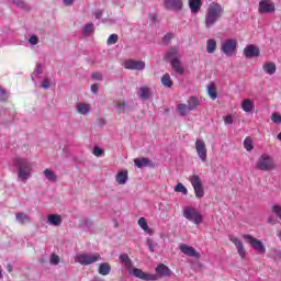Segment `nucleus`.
I'll return each instance as SVG.
<instances>
[{
  "label": "nucleus",
  "mask_w": 281,
  "mask_h": 281,
  "mask_svg": "<svg viewBox=\"0 0 281 281\" xmlns=\"http://www.w3.org/2000/svg\"><path fill=\"white\" fill-rule=\"evenodd\" d=\"M119 260L120 262H122V265H124V267L127 269V271H130V273L132 272V274L135 278H138L139 280H146V281L159 280V277L157 274L146 273L139 268L133 269V260H131V257H128L127 254L120 255Z\"/></svg>",
  "instance_id": "obj_1"
},
{
  "label": "nucleus",
  "mask_w": 281,
  "mask_h": 281,
  "mask_svg": "<svg viewBox=\"0 0 281 281\" xmlns=\"http://www.w3.org/2000/svg\"><path fill=\"white\" fill-rule=\"evenodd\" d=\"M13 166L18 170V179L22 183H27V180L32 178V162L27 158L14 157Z\"/></svg>",
  "instance_id": "obj_2"
},
{
  "label": "nucleus",
  "mask_w": 281,
  "mask_h": 281,
  "mask_svg": "<svg viewBox=\"0 0 281 281\" xmlns=\"http://www.w3.org/2000/svg\"><path fill=\"white\" fill-rule=\"evenodd\" d=\"M223 12H225V9L221 3L212 2L206 10L205 27H214V24L223 16Z\"/></svg>",
  "instance_id": "obj_3"
},
{
  "label": "nucleus",
  "mask_w": 281,
  "mask_h": 281,
  "mask_svg": "<svg viewBox=\"0 0 281 281\" xmlns=\"http://www.w3.org/2000/svg\"><path fill=\"white\" fill-rule=\"evenodd\" d=\"M102 260V256L100 252H85V254H77L75 256V262L81 265L82 267H89V265H95V262H100Z\"/></svg>",
  "instance_id": "obj_4"
},
{
  "label": "nucleus",
  "mask_w": 281,
  "mask_h": 281,
  "mask_svg": "<svg viewBox=\"0 0 281 281\" xmlns=\"http://www.w3.org/2000/svg\"><path fill=\"white\" fill-rule=\"evenodd\" d=\"M256 170H261L262 172H269L270 170H276V161L273 157L268 154H262L255 164Z\"/></svg>",
  "instance_id": "obj_5"
},
{
  "label": "nucleus",
  "mask_w": 281,
  "mask_h": 281,
  "mask_svg": "<svg viewBox=\"0 0 281 281\" xmlns=\"http://www.w3.org/2000/svg\"><path fill=\"white\" fill-rule=\"evenodd\" d=\"M183 216L193 225H201L203 223V215L201 212L192 206H186L183 209Z\"/></svg>",
  "instance_id": "obj_6"
},
{
  "label": "nucleus",
  "mask_w": 281,
  "mask_h": 281,
  "mask_svg": "<svg viewBox=\"0 0 281 281\" xmlns=\"http://www.w3.org/2000/svg\"><path fill=\"white\" fill-rule=\"evenodd\" d=\"M196 199H203L205 196V190L203 189V181L198 175H193L189 179Z\"/></svg>",
  "instance_id": "obj_7"
},
{
  "label": "nucleus",
  "mask_w": 281,
  "mask_h": 281,
  "mask_svg": "<svg viewBox=\"0 0 281 281\" xmlns=\"http://www.w3.org/2000/svg\"><path fill=\"white\" fill-rule=\"evenodd\" d=\"M236 47H238V41L226 38L222 42L221 52L225 54V56L232 57L236 54Z\"/></svg>",
  "instance_id": "obj_8"
},
{
  "label": "nucleus",
  "mask_w": 281,
  "mask_h": 281,
  "mask_svg": "<svg viewBox=\"0 0 281 281\" xmlns=\"http://www.w3.org/2000/svg\"><path fill=\"white\" fill-rule=\"evenodd\" d=\"M243 238L246 243H249L252 249L258 254H267V247H265V244L260 239H257L251 235H244Z\"/></svg>",
  "instance_id": "obj_9"
},
{
  "label": "nucleus",
  "mask_w": 281,
  "mask_h": 281,
  "mask_svg": "<svg viewBox=\"0 0 281 281\" xmlns=\"http://www.w3.org/2000/svg\"><path fill=\"white\" fill-rule=\"evenodd\" d=\"M123 67L132 71H144V69H146V63L142 60L130 59L123 61Z\"/></svg>",
  "instance_id": "obj_10"
},
{
  "label": "nucleus",
  "mask_w": 281,
  "mask_h": 281,
  "mask_svg": "<svg viewBox=\"0 0 281 281\" xmlns=\"http://www.w3.org/2000/svg\"><path fill=\"white\" fill-rule=\"evenodd\" d=\"M195 150L200 161L205 164V161H207V147L205 146V142L198 138L195 140Z\"/></svg>",
  "instance_id": "obj_11"
},
{
  "label": "nucleus",
  "mask_w": 281,
  "mask_h": 281,
  "mask_svg": "<svg viewBox=\"0 0 281 281\" xmlns=\"http://www.w3.org/2000/svg\"><path fill=\"white\" fill-rule=\"evenodd\" d=\"M259 14H273L276 12V3L271 0H261L258 7Z\"/></svg>",
  "instance_id": "obj_12"
},
{
  "label": "nucleus",
  "mask_w": 281,
  "mask_h": 281,
  "mask_svg": "<svg viewBox=\"0 0 281 281\" xmlns=\"http://www.w3.org/2000/svg\"><path fill=\"white\" fill-rule=\"evenodd\" d=\"M179 249L181 254L184 256H188L189 258H201V252L196 251L194 247L188 245V244H180Z\"/></svg>",
  "instance_id": "obj_13"
},
{
  "label": "nucleus",
  "mask_w": 281,
  "mask_h": 281,
  "mask_svg": "<svg viewBox=\"0 0 281 281\" xmlns=\"http://www.w3.org/2000/svg\"><path fill=\"white\" fill-rule=\"evenodd\" d=\"M228 238L231 243L235 245L237 249V254L240 256V258L245 259L247 256V251L245 250V245L243 244V240H240V238L233 235H231Z\"/></svg>",
  "instance_id": "obj_14"
},
{
  "label": "nucleus",
  "mask_w": 281,
  "mask_h": 281,
  "mask_svg": "<svg viewBox=\"0 0 281 281\" xmlns=\"http://www.w3.org/2000/svg\"><path fill=\"white\" fill-rule=\"evenodd\" d=\"M243 54H244L245 58H258V57H260V47H258L257 45H254V44L247 45L244 48Z\"/></svg>",
  "instance_id": "obj_15"
},
{
  "label": "nucleus",
  "mask_w": 281,
  "mask_h": 281,
  "mask_svg": "<svg viewBox=\"0 0 281 281\" xmlns=\"http://www.w3.org/2000/svg\"><path fill=\"white\" fill-rule=\"evenodd\" d=\"M164 5L166 10H172L173 12H180L183 10V0H165Z\"/></svg>",
  "instance_id": "obj_16"
},
{
  "label": "nucleus",
  "mask_w": 281,
  "mask_h": 281,
  "mask_svg": "<svg viewBox=\"0 0 281 281\" xmlns=\"http://www.w3.org/2000/svg\"><path fill=\"white\" fill-rule=\"evenodd\" d=\"M46 223L52 227H60L63 225V216L59 214H48Z\"/></svg>",
  "instance_id": "obj_17"
},
{
  "label": "nucleus",
  "mask_w": 281,
  "mask_h": 281,
  "mask_svg": "<svg viewBox=\"0 0 281 281\" xmlns=\"http://www.w3.org/2000/svg\"><path fill=\"white\" fill-rule=\"evenodd\" d=\"M262 71L266 76H273L278 71V67L273 61H266L262 64Z\"/></svg>",
  "instance_id": "obj_18"
},
{
  "label": "nucleus",
  "mask_w": 281,
  "mask_h": 281,
  "mask_svg": "<svg viewBox=\"0 0 281 281\" xmlns=\"http://www.w3.org/2000/svg\"><path fill=\"white\" fill-rule=\"evenodd\" d=\"M115 181L119 186H126L128 183V170L123 169L119 171L115 176Z\"/></svg>",
  "instance_id": "obj_19"
},
{
  "label": "nucleus",
  "mask_w": 281,
  "mask_h": 281,
  "mask_svg": "<svg viewBox=\"0 0 281 281\" xmlns=\"http://www.w3.org/2000/svg\"><path fill=\"white\" fill-rule=\"evenodd\" d=\"M156 273L158 276H160L161 278H170V276H172V270H170V268H168V266L164 265V263H159L156 267Z\"/></svg>",
  "instance_id": "obj_20"
},
{
  "label": "nucleus",
  "mask_w": 281,
  "mask_h": 281,
  "mask_svg": "<svg viewBox=\"0 0 281 281\" xmlns=\"http://www.w3.org/2000/svg\"><path fill=\"white\" fill-rule=\"evenodd\" d=\"M76 111L79 113V115H89V113H91V104L79 102L76 105Z\"/></svg>",
  "instance_id": "obj_21"
},
{
  "label": "nucleus",
  "mask_w": 281,
  "mask_h": 281,
  "mask_svg": "<svg viewBox=\"0 0 281 281\" xmlns=\"http://www.w3.org/2000/svg\"><path fill=\"white\" fill-rule=\"evenodd\" d=\"M138 226L145 234H148V236H153V228L148 226V222L146 221V217H139L138 218Z\"/></svg>",
  "instance_id": "obj_22"
},
{
  "label": "nucleus",
  "mask_w": 281,
  "mask_h": 281,
  "mask_svg": "<svg viewBox=\"0 0 281 281\" xmlns=\"http://www.w3.org/2000/svg\"><path fill=\"white\" fill-rule=\"evenodd\" d=\"M254 109H255V105H254V102L251 101V99H244L241 101V110L245 113H252Z\"/></svg>",
  "instance_id": "obj_23"
},
{
  "label": "nucleus",
  "mask_w": 281,
  "mask_h": 281,
  "mask_svg": "<svg viewBox=\"0 0 281 281\" xmlns=\"http://www.w3.org/2000/svg\"><path fill=\"white\" fill-rule=\"evenodd\" d=\"M137 95L140 100H148L153 93L150 92V88L148 87H140L138 89Z\"/></svg>",
  "instance_id": "obj_24"
},
{
  "label": "nucleus",
  "mask_w": 281,
  "mask_h": 281,
  "mask_svg": "<svg viewBox=\"0 0 281 281\" xmlns=\"http://www.w3.org/2000/svg\"><path fill=\"white\" fill-rule=\"evenodd\" d=\"M202 5L203 3L201 2V0H189V8L193 14H196V12L201 10Z\"/></svg>",
  "instance_id": "obj_25"
},
{
  "label": "nucleus",
  "mask_w": 281,
  "mask_h": 281,
  "mask_svg": "<svg viewBox=\"0 0 281 281\" xmlns=\"http://www.w3.org/2000/svg\"><path fill=\"white\" fill-rule=\"evenodd\" d=\"M166 58L172 63V60H179V48L172 47L167 52Z\"/></svg>",
  "instance_id": "obj_26"
},
{
  "label": "nucleus",
  "mask_w": 281,
  "mask_h": 281,
  "mask_svg": "<svg viewBox=\"0 0 281 281\" xmlns=\"http://www.w3.org/2000/svg\"><path fill=\"white\" fill-rule=\"evenodd\" d=\"M170 64L172 69H175L176 74H179L180 76H182V74L186 71L179 59H173L170 61Z\"/></svg>",
  "instance_id": "obj_27"
},
{
  "label": "nucleus",
  "mask_w": 281,
  "mask_h": 281,
  "mask_svg": "<svg viewBox=\"0 0 281 281\" xmlns=\"http://www.w3.org/2000/svg\"><path fill=\"white\" fill-rule=\"evenodd\" d=\"M44 176L47 181H50V183H56V181H58V176H56V172H54L52 169H45Z\"/></svg>",
  "instance_id": "obj_28"
},
{
  "label": "nucleus",
  "mask_w": 281,
  "mask_h": 281,
  "mask_svg": "<svg viewBox=\"0 0 281 281\" xmlns=\"http://www.w3.org/2000/svg\"><path fill=\"white\" fill-rule=\"evenodd\" d=\"M177 110H178L179 115H181L182 117H186V115H188V113H190L192 111L189 108V105L186 103L178 104Z\"/></svg>",
  "instance_id": "obj_29"
},
{
  "label": "nucleus",
  "mask_w": 281,
  "mask_h": 281,
  "mask_svg": "<svg viewBox=\"0 0 281 281\" xmlns=\"http://www.w3.org/2000/svg\"><path fill=\"white\" fill-rule=\"evenodd\" d=\"M98 273L100 276H109L111 273V265L109 262H103L99 266Z\"/></svg>",
  "instance_id": "obj_30"
},
{
  "label": "nucleus",
  "mask_w": 281,
  "mask_h": 281,
  "mask_svg": "<svg viewBox=\"0 0 281 281\" xmlns=\"http://www.w3.org/2000/svg\"><path fill=\"white\" fill-rule=\"evenodd\" d=\"M216 47H217L216 40L209 38L206 41V52H207V54H214V52H216Z\"/></svg>",
  "instance_id": "obj_31"
},
{
  "label": "nucleus",
  "mask_w": 281,
  "mask_h": 281,
  "mask_svg": "<svg viewBox=\"0 0 281 281\" xmlns=\"http://www.w3.org/2000/svg\"><path fill=\"white\" fill-rule=\"evenodd\" d=\"M134 166H136V168H146V166H150V160L148 158H136Z\"/></svg>",
  "instance_id": "obj_32"
},
{
  "label": "nucleus",
  "mask_w": 281,
  "mask_h": 281,
  "mask_svg": "<svg viewBox=\"0 0 281 281\" xmlns=\"http://www.w3.org/2000/svg\"><path fill=\"white\" fill-rule=\"evenodd\" d=\"M187 105H189L190 110L191 111H196V108L199 106V98L198 97H190L188 100H187Z\"/></svg>",
  "instance_id": "obj_33"
},
{
  "label": "nucleus",
  "mask_w": 281,
  "mask_h": 281,
  "mask_svg": "<svg viewBox=\"0 0 281 281\" xmlns=\"http://www.w3.org/2000/svg\"><path fill=\"white\" fill-rule=\"evenodd\" d=\"M207 94L211 100H216V98H218V94L216 93V85H214V82H211L207 86Z\"/></svg>",
  "instance_id": "obj_34"
},
{
  "label": "nucleus",
  "mask_w": 281,
  "mask_h": 281,
  "mask_svg": "<svg viewBox=\"0 0 281 281\" xmlns=\"http://www.w3.org/2000/svg\"><path fill=\"white\" fill-rule=\"evenodd\" d=\"M160 82L164 87H166V89H170L172 87V79H170V75L169 74H165L161 79Z\"/></svg>",
  "instance_id": "obj_35"
},
{
  "label": "nucleus",
  "mask_w": 281,
  "mask_h": 281,
  "mask_svg": "<svg viewBox=\"0 0 281 281\" xmlns=\"http://www.w3.org/2000/svg\"><path fill=\"white\" fill-rule=\"evenodd\" d=\"M93 32H95V26L93 25V23H87L82 27V33L85 34V36H89L90 34H93Z\"/></svg>",
  "instance_id": "obj_36"
},
{
  "label": "nucleus",
  "mask_w": 281,
  "mask_h": 281,
  "mask_svg": "<svg viewBox=\"0 0 281 281\" xmlns=\"http://www.w3.org/2000/svg\"><path fill=\"white\" fill-rule=\"evenodd\" d=\"M15 218L18 223H21V225L30 223V216H27L25 213H16Z\"/></svg>",
  "instance_id": "obj_37"
},
{
  "label": "nucleus",
  "mask_w": 281,
  "mask_h": 281,
  "mask_svg": "<svg viewBox=\"0 0 281 281\" xmlns=\"http://www.w3.org/2000/svg\"><path fill=\"white\" fill-rule=\"evenodd\" d=\"M244 148L248 151L251 153L254 150V140H251L250 137H246L244 140Z\"/></svg>",
  "instance_id": "obj_38"
},
{
  "label": "nucleus",
  "mask_w": 281,
  "mask_h": 281,
  "mask_svg": "<svg viewBox=\"0 0 281 281\" xmlns=\"http://www.w3.org/2000/svg\"><path fill=\"white\" fill-rule=\"evenodd\" d=\"M13 5L20 8V10H27V3L23 0H12Z\"/></svg>",
  "instance_id": "obj_39"
},
{
  "label": "nucleus",
  "mask_w": 281,
  "mask_h": 281,
  "mask_svg": "<svg viewBox=\"0 0 281 281\" xmlns=\"http://www.w3.org/2000/svg\"><path fill=\"white\" fill-rule=\"evenodd\" d=\"M29 43L31 47H34L35 45H38L41 43V38L36 36L35 34L30 35Z\"/></svg>",
  "instance_id": "obj_40"
},
{
  "label": "nucleus",
  "mask_w": 281,
  "mask_h": 281,
  "mask_svg": "<svg viewBox=\"0 0 281 281\" xmlns=\"http://www.w3.org/2000/svg\"><path fill=\"white\" fill-rule=\"evenodd\" d=\"M175 192H181V194L188 195V189L186 188V186H183V183L179 182L176 187H175Z\"/></svg>",
  "instance_id": "obj_41"
},
{
  "label": "nucleus",
  "mask_w": 281,
  "mask_h": 281,
  "mask_svg": "<svg viewBox=\"0 0 281 281\" xmlns=\"http://www.w3.org/2000/svg\"><path fill=\"white\" fill-rule=\"evenodd\" d=\"M115 109L119 111V113H126V102L119 101L115 105Z\"/></svg>",
  "instance_id": "obj_42"
},
{
  "label": "nucleus",
  "mask_w": 281,
  "mask_h": 281,
  "mask_svg": "<svg viewBox=\"0 0 281 281\" xmlns=\"http://www.w3.org/2000/svg\"><path fill=\"white\" fill-rule=\"evenodd\" d=\"M147 247L151 254H155V249H157V243L151 238H147Z\"/></svg>",
  "instance_id": "obj_43"
},
{
  "label": "nucleus",
  "mask_w": 281,
  "mask_h": 281,
  "mask_svg": "<svg viewBox=\"0 0 281 281\" xmlns=\"http://www.w3.org/2000/svg\"><path fill=\"white\" fill-rule=\"evenodd\" d=\"M117 41H120V37L117 36V34H111L108 37L106 45H115V43H117Z\"/></svg>",
  "instance_id": "obj_44"
},
{
  "label": "nucleus",
  "mask_w": 281,
  "mask_h": 281,
  "mask_svg": "<svg viewBox=\"0 0 281 281\" xmlns=\"http://www.w3.org/2000/svg\"><path fill=\"white\" fill-rule=\"evenodd\" d=\"M42 74H43V65L37 64L34 72H33L32 80H34V77L38 78V76H41Z\"/></svg>",
  "instance_id": "obj_45"
},
{
  "label": "nucleus",
  "mask_w": 281,
  "mask_h": 281,
  "mask_svg": "<svg viewBox=\"0 0 281 281\" xmlns=\"http://www.w3.org/2000/svg\"><path fill=\"white\" fill-rule=\"evenodd\" d=\"M271 120L274 124H281V115L278 112H273L271 115Z\"/></svg>",
  "instance_id": "obj_46"
},
{
  "label": "nucleus",
  "mask_w": 281,
  "mask_h": 281,
  "mask_svg": "<svg viewBox=\"0 0 281 281\" xmlns=\"http://www.w3.org/2000/svg\"><path fill=\"white\" fill-rule=\"evenodd\" d=\"M50 87H52V80L49 78H45L41 83L42 89H49Z\"/></svg>",
  "instance_id": "obj_47"
},
{
  "label": "nucleus",
  "mask_w": 281,
  "mask_h": 281,
  "mask_svg": "<svg viewBox=\"0 0 281 281\" xmlns=\"http://www.w3.org/2000/svg\"><path fill=\"white\" fill-rule=\"evenodd\" d=\"M172 38H175V35L172 33H167L162 38V43L168 45Z\"/></svg>",
  "instance_id": "obj_48"
},
{
  "label": "nucleus",
  "mask_w": 281,
  "mask_h": 281,
  "mask_svg": "<svg viewBox=\"0 0 281 281\" xmlns=\"http://www.w3.org/2000/svg\"><path fill=\"white\" fill-rule=\"evenodd\" d=\"M272 212H273V214H276V216H278V218H280V221H281V206L278 205V204H274V205L272 206Z\"/></svg>",
  "instance_id": "obj_49"
},
{
  "label": "nucleus",
  "mask_w": 281,
  "mask_h": 281,
  "mask_svg": "<svg viewBox=\"0 0 281 281\" xmlns=\"http://www.w3.org/2000/svg\"><path fill=\"white\" fill-rule=\"evenodd\" d=\"M93 155H94V157H102L104 155V149L95 146L93 148Z\"/></svg>",
  "instance_id": "obj_50"
},
{
  "label": "nucleus",
  "mask_w": 281,
  "mask_h": 281,
  "mask_svg": "<svg viewBox=\"0 0 281 281\" xmlns=\"http://www.w3.org/2000/svg\"><path fill=\"white\" fill-rule=\"evenodd\" d=\"M8 100V91L3 88H0V102H5Z\"/></svg>",
  "instance_id": "obj_51"
},
{
  "label": "nucleus",
  "mask_w": 281,
  "mask_h": 281,
  "mask_svg": "<svg viewBox=\"0 0 281 281\" xmlns=\"http://www.w3.org/2000/svg\"><path fill=\"white\" fill-rule=\"evenodd\" d=\"M60 262V257L58 255H50V265H58Z\"/></svg>",
  "instance_id": "obj_52"
},
{
  "label": "nucleus",
  "mask_w": 281,
  "mask_h": 281,
  "mask_svg": "<svg viewBox=\"0 0 281 281\" xmlns=\"http://www.w3.org/2000/svg\"><path fill=\"white\" fill-rule=\"evenodd\" d=\"M224 124L226 125L234 124V117L232 116V114L224 116Z\"/></svg>",
  "instance_id": "obj_53"
},
{
  "label": "nucleus",
  "mask_w": 281,
  "mask_h": 281,
  "mask_svg": "<svg viewBox=\"0 0 281 281\" xmlns=\"http://www.w3.org/2000/svg\"><path fill=\"white\" fill-rule=\"evenodd\" d=\"M93 14H94V19H98V20L102 19V10H95Z\"/></svg>",
  "instance_id": "obj_54"
},
{
  "label": "nucleus",
  "mask_w": 281,
  "mask_h": 281,
  "mask_svg": "<svg viewBox=\"0 0 281 281\" xmlns=\"http://www.w3.org/2000/svg\"><path fill=\"white\" fill-rule=\"evenodd\" d=\"M148 19L151 23H155L157 21V13L149 14Z\"/></svg>",
  "instance_id": "obj_55"
},
{
  "label": "nucleus",
  "mask_w": 281,
  "mask_h": 281,
  "mask_svg": "<svg viewBox=\"0 0 281 281\" xmlns=\"http://www.w3.org/2000/svg\"><path fill=\"white\" fill-rule=\"evenodd\" d=\"M92 78H93L94 80H102V74H100V72H94V74H92Z\"/></svg>",
  "instance_id": "obj_56"
},
{
  "label": "nucleus",
  "mask_w": 281,
  "mask_h": 281,
  "mask_svg": "<svg viewBox=\"0 0 281 281\" xmlns=\"http://www.w3.org/2000/svg\"><path fill=\"white\" fill-rule=\"evenodd\" d=\"M100 89V86L98 85V83H93L92 86H91V91L93 92V93H98V90Z\"/></svg>",
  "instance_id": "obj_57"
},
{
  "label": "nucleus",
  "mask_w": 281,
  "mask_h": 281,
  "mask_svg": "<svg viewBox=\"0 0 281 281\" xmlns=\"http://www.w3.org/2000/svg\"><path fill=\"white\" fill-rule=\"evenodd\" d=\"M74 1H76V0H64V4L74 5Z\"/></svg>",
  "instance_id": "obj_58"
},
{
  "label": "nucleus",
  "mask_w": 281,
  "mask_h": 281,
  "mask_svg": "<svg viewBox=\"0 0 281 281\" xmlns=\"http://www.w3.org/2000/svg\"><path fill=\"white\" fill-rule=\"evenodd\" d=\"M268 223L276 225V220H273V217H268Z\"/></svg>",
  "instance_id": "obj_59"
},
{
  "label": "nucleus",
  "mask_w": 281,
  "mask_h": 281,
  "mask_svg": "<svg viewBox=\"0 0 281 281\" xmlns=\"http://www.w3.org/2000/svg\"><path fill=\"white\" fill-rule=\"evenodd\" d=\"M8 269H9V271H12V266L9 265V266H8Z\"/></svg>",
  "instance_id": "obj_60"
},
{
  "label": "nucleus",
  "mask_w": 281,
  "mask_h": 281,
  "mask_svg": "<svg viewBox=\"0 0 281 281\" xmlns=\"http://www.w3.org/2000/svg\"><path fill=\"white\" fill-rule=\"evenodd\" d=\"M2 276H3V273H2L1 270H0V279L2 278Z\"/></svg>",
  "instance_id": "obj_61"
}]
</instances>
